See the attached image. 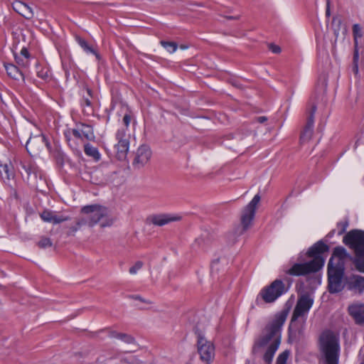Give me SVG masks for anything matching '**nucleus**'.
I'll use <instances>...</instances> for the list:
<instances>
[{"mask_svg": "<svg viewBox=\"0 0 364 364\" xmlns=\"http://www.w3.org/2000/svg\"><path fill=\"white\" fill-rule=\"evenodd\" d=\"M41 219L48 223H53V224H58L65 222L69 219L68 217L60 216L54 214L53 212L45 210L41 213Z\"/></svg>", "mask_w": 364, "mask_h": 364, "instance_id": "nucleus-18", "label": "nucleus"}, {"mask_svg": "<svg viewBox=\"0 0 364 364\" xmlns=\"http://www.w3.org/2000/svg\"><path fill=\"white\" fill-rule=\"evenodd\" d=\"M335 233V230H333L332 231L330 232L329 235L331 236L333 235V234Z\"/></svg>", "mask_w": 364, "mask_h": 364, "instance_id": "nucleus-50", "label": "nucleus"}, {"mask_svg": "<svg viewBox=\"0 0 364 364\" xmlns=\"http://www.w3.org/2000/svg\"><path fill=\"white\" fill-rule=\"evenodd\" d=\"M358 358L360 360V364H364V347L360 350Z\"/></svg>", "mask_w": 364, "mask_h": 364, "instance_id": "nucleus-45", "label": "nucleus"}, {"mask_svg": "<svg viewBox=\"0 0 364 364\" xmlns=\"http://www.w3.org/2000/svg\"><path fill=\"white\" fill-rule=\"evenodd\" d=\"M75 40L85 52L87 53H92L97 58H99V54L91 46H90L84 38L77 36L75 37Z\"/></svg>", "mask_w": 364, "mask_h": 364, "instance_id": "nucleus-22", "label": "nucleus"}, {"mask_svg": "<svg viewBox=\"0 0 364 364\" xmlns=\"http://www.w3.org/2000/svg\"><path fill=\"white\" fill-rule=\"evenodd\" d=\"M329 251V246L326 244L323 240H319L311 246L306 252V255L309 257L313 258L311 261H317L321 264V269L325 264V259L322 256L323 254Z\"/></svg>", "mask_w": 364, "mask_h": 364, "instance_id": "nucleus-13", "label": "nucleus"}, {"mask_svg": "<svg viewBox=\"0 0 364 364\" xmlns=\"http://www.w3.org/2000/svg\"><path fill=\"white\" fill-rule=\"evenodd\" d=\"M269 49L274 53H279L281 52V48L273 43L269 45Z\"/></svg>", "mask_w": 364, "mask_h": 364, "instance_id": "nucleus-42", "label": "nucleus"}, {"mask_svg": "<svg viewBox=\"0 0 364 364\" xmlns=\"http://www.w3.org/2000/svg\"><path fill=\"white\" fill-rule=\"evenodd\" d=\"M290 352L288 350L283 351L277 358L276 364H287Z\"/></svg>", "mask_w": 364, "mask_h": 364, "instance_id": "nucleus-28", "label": "nucleus"}, {"mask_svg": "<svg viewBox=\"0 0 364 364\" xmlns=\"http://www.w3.org/2000/svg\"><path fill=\"white\" fill-rule=\"evenodd\" d=\"M321 265L316 260L304 263H295L290 269L286 271V273L295 277L306 276L318 272L321 269Z\"/></svg>", "mask_w": 364, "mask_h": 364, "instance_id": "nucleus-10", "label": "nucleus"}, {"mask_svg": "<svg viewBox=\"0 0 364 364\" xmlns=\"http://www.w3.org/2000/svg\"><path fill=\"white\" fill-rule=\"evenodd\" d=\"M316 111V105L312 104L308 110L306 124L302 129L300 134V143L305 144L309 142L314 133V114Z\"/></svg>", "mask_w": 364, "mask_h": 364, "instance_id": "nucleus-14", "label": "nucleus"}, {"mask_svg": "<svg viewBox=\"0 0 364 364\" xmlns=\"http://www.w3.org/2000/svg\"><path fill=\"white\" fill-rule=\"evenodd\" d=\"M4 67L6 70L7 75L10 77L16 80H18L20 78L23 79V75L22 72L16 65L13 64H5Z\"/></svg>", "mask_w": 364, "mask_h": 364, "instance_id": "nucleus-21", "label": "nucleus"}, {"mask_svg": "<svg viewBox=\"0 0 364 364\" xmlns=\"http://www.w3.org/2000/svg\"><path fill=\"white\" fill-rule=\"evenodd\" d=\"M15 60L16 63L22 67H27L28 65V61H26L23 57L18 56L15 54Z\"/></svg>", "mask_w": 364, "mask_h": 364, "instance_id": "nucleus-37", "label": "nucleus"}, {"mask_svg": "<svg viewBox=\"0 0 364 364\" xmlns=\"http://www.w3.org/2000/svg\"><path fill=\"white\" fill-rule=\"evenodd\" d=\"M0 164H3L0 161Z\"/></svg>", "mask_w": 364, "mask_h": 364, "instance_id": "nucleus-52", "label": "nucleus"}, {"mask_svg": "<svg viewBox=\"0 0 364 364\" xmlns=\"http://www.w3.org/2000/svg\"><path fill=\"white\" fill-rule=\"evenodd\" d=\"M353 34L355 45H358L357 39L358 38H361L363 36L361 27L360 26L359 24L355 23L353 26Z\"/></svg>", "mask_w": 364, "mask_h": 364, "instance_id": "nucleus-27", "label": "nucleus"}, {"mask_svg": "<svg viewBox=\"0 0 364 364\" xmlns=\"http://www.w3.org/2000/svg\"><path fill=\"white\" fill-rule=\"evenodd\" d=\"M314 304V299L308 294L300 296L293 311L291 323L296 321L299 317L305 316L309 311Z\"/></svg>", "mask_w": 364, "mask_h": 364, "instance_id": "nucleus-11", "label": "nucleus"}, {"mask_svg": "<svg viewBox=\"0 0 364 364\" xmlns=\"http://www.w3.org/2000/svg\"><path fill=\"white\" fill-rule=\"evenodd\" d=\"M359 60V53L358 45H355L354 52H353V63L358 64Z\"/></svg>", "mask_w": 364, "mask_h": 364, "instance_id": "nucleus-40", "label": "nucleus"}, {"mask_svg": "<svg viewBox=\"0 0 364 364\" xmlns=\"http://www.w3.org/2000/svg\"><path fill=\"white\" fill-rule=\"evenodd\" d=\"M197 345L200 360L206 364H210L215 357V347L213 344L199 334Z\"/></svg>", "mask_w": 364, "mask_h": 364, "instance_id": "nucleus-12", "label": "nucleus"}, {"mask_svg": "<svg viewBox=\"0 0 364 364\" xmlns=\"http://www.w3.org/2000/svg\"><path fill=\"white\" fill-rule=\"evenodd\" d=\"M0 176L5 183L14 179L15 173L12 165L11 164H0Z\"/></svg>", "mask_w": 364, "mask_h": 364, "instance_id": "nucleus-20", "label": "nucleus"}, {"mask_svg": "<svg viewBox=\"0 0 364 364\" xmlns=\"http://www.w3.org/2000/svg\"><path fill=\"white\" fill-rule=\"evenodd\" d=\"M116 156L119 160L125 159L129 147V140L123 139L117 141V144H115Z\"/></svg>", "mask_w": 364, "mask_h": 364, "instance_id": "nucleus-19", "label": "nucleus"}, {"mask_svg": "<svg viewBox=\"0 0 364 364\" xmlns=\"http://www.w3.org/2000/svg\"><path fill=\"white\" fill-rule=\"evenodd\" d=\"M151 156V151L149 146L143 144L140 146L135 154L132 165L134 168H141L150 160Z\"/></svg>", "mask_w": 364, "mask_h": 364, "instance_id": "nucleus-15", "label": "nucleus"}, {"mask_svg": "<svg viewBox=\"0 0 364 364\" xmlns=\"http://www.w3.org/2000/svg\"><path fill=\"white\" fill-rule=\"evenodd\" d=\"M348 227V220L345 219L343 221H341L337 223L338 235H341L343 234Z\"/></svg>", "mask_w": 364, "mask_h": 364, "instance_id": "nucleus-29", "label": "nucleus"}, {"mask_svg": "<svg viewBox=\"0 0 364 364\" xmlns=\"http://www.w3.org/2000/svg\"><path fill=\"white\" fill-rule=\"evenodd\" d=\"M37 75L38 77L47 80L50 77L49 70L48 68H41L40 70H37Z\"/></svg>", "mask_w": 364, "mask_h": 364, "instance_id": "nucleus-32", "label": "nucleus"}, {"mask_svg": "<svg viewBox=\"0 0 364 364\" xmlns=\"http://www.w3.org/2000/svg\"><path fill=\"white\" fill-rule=\"evenodd\" d=\"M36 140L41 141V142H44V141H46V138H45V136H42V137L38 138H38H34V139L30 138L27 141V143H26V150L28 151V152L29 154H31V151H34V150L33 149V146L36 143Z\"/></svg>", "mask_w": 364, "mask_h": 364, "instance_id": "nucleus-26", "label": "nucleus"}, {"mask_svg": "<svg viewBox=\"0 0 364 364\" xmlns=\"http://www.w3.org/2000/svg\"><path fill=\"white\" fill-rule=\"evenodd\" d=\"M143 267V262L141 261L136 262L132 267L129 268V273L134 274Z\"/></svg>", "mask_w": 364, "mask_h": 364, "instance_id": "nucleus-35", "label": "nucleus"}, {"mask_svg": "<svg viewBox=\"0 0 364 364\" xmlns=\"http://www.w3.org/2000/svg\"><path fill=\"white\" fill-rule=\"evenodd\" d=\"M73 135L76 138L79 139H82V134L80 129H73L72 130Z\"/></svg>", "mask_w": 364, "mask_h": 364, "instance_id": "nucleus-43", "label": "nucleus"}, {"mask_svg": "<svg viewBox=\"0 0 364 364\" xmlns=\"http://www.w3.org/2000/svg\"><path fill=\"white\" fill-rule=\"evenodd\" d=\"M319 351L325 364H338L340 357L339 338L326 330L319 337Z\"/></svg>", "mask_w": 364, "mask_h": 364, "instance_id": "nucleus-3", "label": "nucleus"}, {"mask_svg": "<svg viewBox=\"0 0 364 364\" xmlns=\"http://www.w3.org/2000/svg\"><path fill=\"white\" fill-rule=\"evenodd\" d=\"M261 197L259 194H256L252 200L244 208L241 214V225L242 226V232H245L251 225L253 220L257 206L260 201Z\"/></svg>", "mask_w": 364, "mask_h": 364, "instance_id": "nucleus-9", "label": "nucleus"}, {"mask_svg": "<svg viewBox=\"0 0 364 364\" xmlns=\"http://www.w3.org/2000/svg\"><path fill=\"white\" fill-rule=\"evenodd\" d=\"M81 213L87 215V216L78 219V225H80L92 227L101 220H102L100 223L102 228L111 226L113 223V220L107 217V208L101 205L95 204L84 206L81 209Z\"/></svg>", "mask_w": 364, "mask_h": 364, "instance_id": "nucleus-5", "label": "nucleus"}, {"mask_svg": "<svg viewBox=\"0 0 364 364\" xmlns=\"http://www.w3.org/2000/svg\"><path fill=\"white\" fill-rule=\"evenodd\" d=\"M13 6H14V9L16 12L21 14V15H23V14L21 13L20 10H22L23 9H28V6L26 4H23V3L21 2V1L16 2L15 4H14Z\"/></svg>", "mask_w": 364, "mask_h": 364, "instance_id": "nucleus-36", "label": "nucleus"}, {"mask_svg": "<svg viewBox=\"0 0 364 364\" xmlns=\"http://www.w3.org/2000/svg\"><path fill=\"white\" fill-rule=\"evenodd\" d=\"M18 56L23 57L26 61H28V59L30 58V54L26 48H23L20 52V55H18Z\"/></svg>", "mask_w": 364, "mask_h": 364, "instance_id": "nucleus-41", "label": "nucleus"}, {"mask_svg": "<svg viewBox=\"0 0 364 364\" xmlns=\"http://www.w3.org/2000/svg\"><path fill=\"white\" fill-rule=\"evenodd\" d=\"M86 90H87V95H88V97H84L83 99H82V105H85L88 107H90L91 105H92V103H91V101H90V98H92V90L87 87L86 88Z\"/></svg>", "mask_w": 364, "mask_h": 364, "instance_id": "nucleus-34", "label": "nucleus"}, {"mask_svg": "<svg viewBox=\"0 0 364 364\" xmlns=\"http://www.w3.org/2000/svg\"><path fill=\"white\" fill-rule=\"evenodd\" d=\"M131 297L133 299H135V300H139L141 302H144V303H146V304H151V302L150 301H148V300H145L144 299H143L141 296L139 295H132L131 296Z\"/></svg>", "mask_w": 364, "mask_h": 364, "instance_id": "nucleus-44", "label": "nucleus"}, {"mask_svg": "<svg viewBox=\"0 0 364 364\" xmlns=\"http://www.w3.org/2000/svg\"><path fill=\"white\" fill-rule=\"evenodd\" d=\"M82 225H78V220L76 222V225L74 226H71L69 228V230L67 232V235H74L75 233L82 227Z\"/></svg>", "mask_w": 364, "mask_h": 364, "instance_id": "nucleus-38", "label": "nucleus"}, {"mask_svg": "<svg viewBox=\"0 0 364 364\" xmlns=\"http://www.w3.org/2000/svg\"><path fill=\"white\" fill-rule=\"evenodd\" d=\"M289 287H287L282 279H277L269 285L261 289L257 297V301L260 298L267 304L273 303L279 297L287 293Z\"/></svg>", "mask_w": 364, "mask_h": 364, "instance_id": "nucleus-7", "label": "nucleus"}, {"mask_svg": "<svg viewBox=\"0 0 364 364\" xmlns=\"http://www.w3.org/2000/svg\"><path fill=\"white\" fill-rule=\"evenodd\" d=\"M348 312L357 325L364 326V303L357 301L351 304L348 307Z\"/></svg>", "mask_w": 364, "mask_h": 364, "instance_id": "nucleus-16", "label": "nucleus"}, {"mask_svg": "<svg viewBox=\"0 0 364 364\" xmlns=\"http://www.w3.org/2000/svg\"><path fill=\"white\" fill-rule=\"evenodd\" d=\"M341 286L343 289L346 287L355 295H363L364 294V277L356 274L343 275Z\"/></svg>", "mask_w": 364, "mask_h": 364, "instance_id": "nucleus-8", "label": "nucleus"}, {"mask_svg": "<svg viewBox=\"0 0 364 364\" xmlns=\"http://www.w3.org/2000/svg\"><path fill=\"white\" fill-rule=\"evenodd\" d=\"M267 120V118L264 116L258 117L256 119V121L259 123H264Z\"/></svg>", "mask_w": 364, "mask_h": 364, "instance_id": "nucleus-47", "label": "nucleus"}, {"mask_svg": "<svg viewBox=\"0 0 364 364\" xmlns=\"http://www.w3.org/2000/svg\"><path fill=\"white\" fill-rule=\"evenodd\" d=\"M119 335V333L114 331H112L109 333V337H111V338H115L118 339Z\"/></svg>", "mask_w": 364, "mask_h": 364, "instance_id": "nucleus-48", "label": "nucleus"}, {"mask_svg": "<svg viewBox=\"0 0 364 364\" xmlns=\"http://www.w3.org/2000/svg\"><path fill=\"white\" fill-rule=\"evenodd\" d=\"M84 151L87 156L92 157L95 161H99L100 159V154L98 149L90 144H85Z\"/></svg>", "mask_w": 364, "mask_h": 364, "instance_id": "nucleus-23", "label": "nucleus"}, {"mask_svg": "<svg viewBox=\"0 0 364 364\" xmlns=\"http://www.w3.org/2000/svg\"><path fill=\"white\" fill-rule=\"evenodd\" d=\"M181 218L180 216H173L168 214H157L150 215L147 220L154 225L163 226L171 222L178 221Z\"/></svg>", "mask_w": 364, "mask_h": 364, "instance_id": "nucleus-17", "label": "nucleus"}, {"mask_svg": "<svg viewBox=\"0 0 364 364\" xmlns=\"http://www.w3.org/2000/svg\"><path fill=\"white\" fill-rule=\"evenodd\" d=\"M53 243L49 237H42L41 240L38 242V246L40 248H46L48 247H51Z\"/></svg>", "mask_w": 364, "mask_h": 364, "instance_id": "nucleus-30", "label": "nucleus"}, {"mask_svg": "<svg viewBox=\"0 0 364 364\" xmlns=\"http://www.w3.org/2000/svg\"><path fill=\"white\" fill-rule=\"evenodd\" d=\"M116 139L117 141H121L123 139H129V137L127 135L126 129H119L116 133Z\"/></svg>", "mask_w": 364, "mask_h": 364, "instance_id": "nucleus-33", "label": "nucleus"}, {"mask_svg": "<svg viewBox=\"0 0 364 364\" xmlns=\"http://www.w3.org/2000/svg\"><path fill=\"white\" fill-rule=\"evenodd\" d=\"M331 15V11H330V0H327V2H326V16L327 17H329Z\"/></svg>", "mask_w": 364, "mask_h": 364, "instance_id": "nucleus-46", "label": "nucleus"}, {"mask_svg": "<svg viewBox=\"0 0 364 364\" xmlns=\"http://www.w3.org/2000/svg\"><path fill=\"white\" fill-rule=\"evenodd\" d=\"M81 132L82 136L87 140L91 141L95 139L92 127L90 125L82 124Z\"/></svg>", "mask_w": 364, "mask_h": 364, "instance_id": "nucleus-24", "label": "nucleus"}, {"mask_svg": "<svg viewBox=\"0 0 364 364\" xmlns=\"http://www.w3.org/2000/svg\"><path fill=\"white\" fill-rule=\"evenodd\" d=\"M343 242L354 250L353 264L355 269L364 273V231L352 230L343 237Z\"/></svg>", "mask_w": 364, "mask_h": 364, "instance_id": "nucleus-4", "label": "nucleus"}, {"mask_svg": "<svg viewBox=\"0 0 364 364\" xmlns=\"http://www.w3.org/2000/svg\"><path fill=\"white\" fill-rule=\"evenodd\" d=\"M118 339L124 341L126 343H134L135 338L129 334L119 333Z\"/></svg>", "mask_w": 364, "mask_h": 364, "instance_id": "nucleus-31", "label": "nucleus"}, {"mask_svg": "<svg viewBox=\"0 0 364 364\" xmlns=\"http://www.w3.org/2000/svg\"><path fill=\"white\" fill-rule=\"evenodd\" d=\"M353 72L357 75L358 73V64L353 63Z\"/></svg>", "mask_w": 364, "mask_h": 364, "instance_id": "nucleus-49", "label": "nucleus"}, {"mask_svg": "<svg viewBox=\"0 0 364 364\" xmlns=\"http://www.w3.org/2000/svg\"><path fill=\"white\" fill-rule=\"evenodd\" d=\"M289 307L282 309L265 326L260 336L255 341L252 352L257 354L262 348L269 344L263 354L265 364H272L275 353L281 343L282 328L287 318Z\"/></svg>", "mask_w": 364, "mask_h": 364, "instance_id": "nucleus-1", "label": "nucleus"}, {"mask_svg": "<svg viewBox=\"0 0 364 364\" xmlns=\"http://www.w3.org/2000/svg\"><path fill=\"white\" fill-rule=\"evenodd\" d=\"M196 241L199 243L200 241V238L197 239Z\"/></svg>", "mask_w": 364, "mask_h": 364, "instance_id": "nucleus-51", "label": "nucleus"}, {"mask_svg": "<svg viewBox=\"0 0 364 364\" xmlns=\"http://www.w3.org/2000/svg\"><path fill=\"white\" fill-rule=\"evenodd\" d=\"M132 120V114L130 112H128L124 115V117L122 119L123 123L124 126L127 128L131 122Z\"/></svg>", "mask_w": 364, "mask_h": 364, "instance_id": "nucleus-39", "label": "nucleus"}, {"mask_svg": "<svg viewBox=\"0 0 364 364\" xmlns=\"http://www.w3.org/2000/svg\"><path fill=\"white\" fill-rule=\"evenodd\" d=\"M354 256L350 255L342 246L336 247L327 267L328 290L331 294L343 291L341 281L345 274L346 259L353 263Z\"/></svg>", "mask_w": 364, "mask_h": 364, "instance_id": "nucleus-2", "label": "nucleus"}, {"mask_svg": "<svg viewBox=\"0 0 364 364\" xmlns=\"http://www.w3.org/2000/svg\"><path fill=\"white\" fill-rule=\"evenodd\" d=\"M160 43L170 53H174L178 48L177 43L172 41H161Z\"/></svg>", "mask_w": 364, "mask_h": 364, "instance_id": "nucleus-25", "label": "nucleus"}, {"mask_svg": "<svg viewBox=\"0 0 364 364\" xmlns=\"http://www.w3.org/2000/svg\"><path fill=\"white\" fill-rule=\"evenodd\" d=\"M18 171L24 181L30 186L38 188V181L43 180V174L38 166L31 160L19 161Z\"/></svg>", "mask_w": 364, "mask_h": 364, "instance_id": "nucleus-6", "label": "nucleus"}]
</instances>
